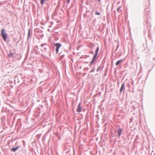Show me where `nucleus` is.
I'll return each instance as SVG.
<instances>
[{"label": "nucleus", "instance_id": "nucleus-1", "mask_svg": "<svg viewBox=\"0 0 155 155\" xmlns=\"http://www.w3.org/2000/svg\"><path fill=\"white\" fill-rule=\"evenodd\" d=\"M1 33L2 36L4 40L5 41L8 35L5 33L4 29H2Z\"/></svg>", "mask_w": 155, "mask_h": 155}, {"label": "nucleus", "instance_id": "nucleus-2", "mask_svg": "<svg viewBox=\"0 0 155 155\" xmlns=\"http://www.w3.org/2000/svg\"><path fill=\"white\" fill-rule=\"evenodd\" d=\"M98 50H99V48L97 47L96 50V52L95 53V54L93 57L92 60V61L90 63V66H91L94 60L95 59V58L97 56V53H98Z\"/></svg>", "mask_w": 155, "mask_h": 155}, {"label": "nucleus", "instance_id": "nucleus-3", "mask_svg": "<svg viewBox=\"0 0 155 155\" xmlns=\"http://www.w3.org/2000/svg\"><path fill=\"white\" fill-rule=\"evenodd\" d=\"M54 46H56V53H58L59 48L61 47V45L59 43H56Z\"/></svg>", "mask_w": 155, "mask_h": 155}, {"label": "nucleus", "instance_id": "nucleus-4", "mask_svg": "<svg viewBox=\"0 0 155 155\" xmlns=\"http://www.w3.org/2000/svg\"><path fill=\"white\" fill-rule=\"evenodd\" d=\"M46 45L45 44H42L41 45V49L43 51H45L46 50Z\"/></svg>", "mask_w": 155, "mask_h": 155}, {"label": "nucleus", "instance_id": "nucleus-5", "mask_svg": "<svg viewBox=\"0 0 155 155\" xmlns=\"http://www.w3.org/2000/svg\"><path fill=\"white\" fill-rule=\"evenodd\" d=\"M81 104L79 103L78 106V108L77 110V112H80L81 111Z\"/></svg>", "mask_w": 155, "mask_h": 155}, {"label": "nucleus", "instance_id": "nucleus-6", "mask_svg": "<svg viewBox=\"0 0 155 155\" xmlns=\"http://www.w3.org/2000/svg\"><path fill=\"white\" fill-rule=\"evenodd\" d=\"M125 88L124 84V83L122 84L121 88L120 89V91L121 92L123 89H124Z\"/></svg>", "mask_w": 155, "mask_h": 155}, {"label": "nucleus", "instance_id": "nucleus-7", "mask_svg": "<svg viewBox=\"0 0 155 155\" xmlns=\"http://www.w3.org/2000/svg\"><path fill=\"white\" fill-rule=\"evenodd\" d=\"M121 132H122L121 129L120 128H119L118 130H117V132L118 134V136L119 137H120V136Z\"/></svg>", "mask_w": 155, "mask_h": 155}, {"label": "nucleus", "instance_id": "nucleus-8", "mask_svg": "<svg viewBox=\"0 0 155 155\" xmlns=\"http://www.w3.org/2000/svg\"><path fill=\"white\" fill-rule=\"evenodd\" d=\"M121 7L120 6L117 9V10L118 12H122V11L121 10H120Z\"/></svg>", "mask_w": 155, "mask_h": 155}, {"label": "nucleus", "instance_id": "nucleus-9", "mask_svg": "<svg viewBox=\"0 0 155 155\" xmlns=\"http://www.w3.org/2000/svg\"><path fill=\"white\" fill-rule=\"evenodd\" d=\"M18 149V147H16V148H13L11 149V150L15 152V151H16Z\"/></svg>", "mask_w": 155, "mask_h": 155}, {"label": "nucleus", "instance_id": "nucleus-10", "mask_svg": "<svg viewBox=\"0 0 155 155\" xmlns=\"http://www.w3.org/2000/svg\"><path fill=\"white\" fill-rule=\"evenodd\" d=\"M122 61V60H118V61L115 64H116V65H118L121 61Z\"/></svg>", "mask_w": 155, "mask_h": 155}, {"label": "nucleus", "instance_id": "nucleus-11", "mask_svg": "<svg viewBox=\"0 0 155 155\" xmlns=\"http://www.w3.org/2000/svg\"><path fill=\"white\" fill-rule=\"evenodd\" d=\"M145 11H146L147 12L150 11V9L149 8H147L145 9Z\"/></svg>", "mask_w": 155, "mask_h": 155}, {"label": "nucleus", "instance_id": "nucleus-12", "mask_svg": "<svg viewBox=\"0 0 155 155\" xmlns=\"http://www.w3.org/2000/svg\"><path fill=\"white\" fill-rule=\"evenodd\" d=\"M46 1V0H41V3L42 5H43L44 2Z\"/></svg>", "mask_w": 155, "mask_h": 155}, {"label": "nucleus", "instance_id": "nucleus-13", "mask_svg": "<svg viewBox=\"0 0 155 155\" xmlns=\"http://www.w3.org/2000/svg\"><path fill=\"white\" fill-rule=\"evenodd\" d=\"M95 14H96L97 15H100V13L98 12H96V13H95Z\"/></svg>", "mask_w": 155, "mask_h": 155}, {"label": "nucleus", "instance_id": "nucleus-14", "mask_svg": "<svg viewBox=\"0 0 155 155\" xmlns=\"http://www.w3.org/2000/svg\"><path fill=\"white\" fill-rule=\"evenodd\" d=\"M13 54L12 53H10V54L9 55V56L10 57V56H12Z\"/></svg>", "mask_w": 155, "mask_h": 155}, {"label": "nucleus", "instance_id": "nucleus-15", "mask_svg": "<svg viewBox=\"0 0 155 155\" xmlns=\"http://www.w3.org/2000/svg\"><path fill=\"white\" fill-rule=\"evenodd\" d=\"M70 0H67V2L69 3L70 2Z\"/></svg>", "mask_w": 155, "mask_h": 155}, {"label": "nucleus", "instance_id": "nucleus-16", "mask_svg": "<svg viewBox=\"0 0 155 155\" xmlns=\"http://www.w3.org/2000/svg\"><path fill=\"white\" fill-rule=\"evenodd\" d=\"M94 71V69H93V70H91V72H93V71Z\"/></svg>", "mask_w": 155, "mask_h": 155}, {"label": "nucleus", "instance_id": "nucleus-17", "mask_svg": "<svg viewBox=\"0 0 155 155\" xmlns=\"http://www.w3.org/2000/svg\"><path fill=\"white\" fill-rule=\"evenodd\" d=\"M29 35H30V31H29L28 32V36H29Z\"/></svg>", "mask_w": 155, "mask_h": 155}, {"label": "nucleus", "instance_id": "nucleus-18", "mask_svg": "<svg viewBox=\"0 0 155 155\" xmlns=\"http://www.w3.org/2000/svg\"><path fill=\"white\" fill-rule=\"evenodd\" d=\"M100 0H98L99 1H100Z\"/></svg>", "mask_w": 155, "mask_h": 155}]
</instances>
